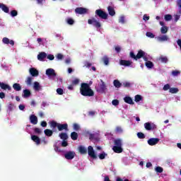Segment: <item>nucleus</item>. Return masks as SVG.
<instances>
[{
    "label": "nucleus",
    "instance_id": "nucleus-1",
    "mask_svg": "<svg viewBox=\"0 0 181 181\" xmlns=\"http://www.w3.org/2000/svg\"><path fill=\"white\" fill-rule=\"evenodd\" d=\"M80 93L83 97H94V90L91 89L88 83H81Z\"/></svg>",
    "mask_w": 181,
    "mask_h": 181
},
{
    "label": "nucleus",
    "instance_id": "nucleus-2",
    "mask_svg": "<svg viewBox=\"0 0 181 181\" xmlns=\"http://www.w3.org/2000/svg\"><path fill=\"white\" fill-rule=\"evenodd\" d=\"M49 124L50 128H52V129H53L54 132L57 131L56 128L58 129V131H64V129L65 131H67V129H69V124H67L66 123L60 124V123H57V122L54 120H52L49 122Z\"/></svg>",
    "mask_w": 181,
    "mask_h": 181
},
{
    "label": "nucleus",
    "instance_id": "nucleus-3",
    "mask_svg": "<svg viewBox=\"0 0 181 181\" xmlns=\"http://www.w3.org/2000/svg\"><path fill=\"white\" fill-rule=\"evenodd\" d=\"M129 54L132 59H134L136 61L139 59H142L145 56V52H144L142 49H140L138 51L136 55H135V53H134V52H131Z\"/></svg>",
    "mask_w": 181,
    "mask_h": 181
},
{
    "label": "nucleus",
    "instance_id": "nucleus-4",
    "mask_svg": "<svg viewBox=\"0 0 181 181\" xmlns=\"http://www.w3.org/2000/svg\"><path fill=\"white\" fill-rule=\"evenodd\" d=\"M95 18L97 16L100 18V19H104L105 21L108 19V13H107L105 11H103L102 9H98L95 11Z\"/></svg>",
    "mask_w": 181,
    "mask_h": 181
},
{
    "label": "nucleus",
    "instance_id": "nucleus-5",
    "mask_svg": "<svg viewBox=\"0 0 181 181\" xmlns=\"http://www.w3.org/2000/svg\"><path fill=\"white\" fill-rule=\"evenodd\" d=\"M88 25H93L94 28H96L97 29H99V28H101V23L100 21L95 20V18H92L91 19L88 20Z\"/></svg>",
    "mask_w": 181,
    "mask_h": 181
},
{
    "label": "nucleus",
    "instance_id": "nucleus-6",
    "mask_svg": "<svg viewBox=\"0 0 181 181\" xmlns=\"http://www.w3.org/2000/svg\"><path fill=\"white\" fill-rule=\"evenodd\" d=\"M107 90V86L105 85V83L101 80V84L99 85V86L97 88L98 93H100L101 94H104L105 91Z\"/></svg>",
    "mask_w": 181,
    "mask_h": 181
},
{
    "label": "nucleus",
    "instance_id": "nucleus-7",
    "mask_svg": "<svg viewBox=\"0 0 181 181\" xmlns=\"http://www.w3.org/2000/svg\"><path fill=\"white\" fill-rule=\"evenodd\" d=\"M144 128L146 131H153V129H156V124L152 122H146L144 124Z\"/></svg>",
    "mask_w": 181,
    "mask_h": 181
},
{
    "label": "nucleus",
    "instance_id": "nucleus-8",
    "mask_svg": "<svg viewBox=\"0 0 181 181\" xmlns=\"http://www.w3.org/2000/svg\"><path fill=\"white\" fill-rule=\"evenodd\" d=\"M88 153L90 158H93V159H97V155H95V152L94 151L93 146H89L88 147Z\"/></svg>",
    "mask_w": 181,
    "mask_h": 181
},
{
    "label": "nucleus",
    "instance_id": "nucleus-9",
    "mask_svg": "<svg viewBox=\"0 0 181 181\" xmlns=\"http://www.w3.org/2000/svg\"><path fill=\"white\" fill-rule=\"evenodd\" d=\"M74 156H76V153L74 151H68L64 154L65 159H67L68 160L74 159Z\"/></svg>",
    "mask_w": 181,
    "mask_h": 181
},
{
    "label": "nucleus",
    "instance_id": "nucleus-10",
    "mask_svg": "<svg viewBox=\"0 0 181 181\" xmlns=\"http://www.w3.org/2000/svg\"><path fill=\"white\" fill-rule=\"evenodd\" d=\"M45 74L48 76V77H56L57 76V74H56V71L54 69L49 68L46 70Z\"/></svg>",
    "mask_w": 181,
    "mask_h": 181
},
{
    "label": "nucleus",
    "instance_id": "nucleus-11",
    "mask_svg": "<svg viewBox=\"0 0 181 181\" xmlns=\"http://www.w3.org/2000/svg\"><path fill=\"white\" fill-rule=\"evenodd\" d=\"M88 11V10L87 8L83 7H77L75 9L76 13H78V15H84L87 13Z\"/></svg>",
    "mask_w": 181,
    "mask_h": 181
},
{
    "label": "nucleus",
    "instance_id": "nucleus-12",
    "mask_svg": "<svg viewBox=\"0 0 181 181\" xmlns=\"http://www.w3.org/2000/svg\"><path fill=\"white\" fill-rule=\"evenodd\" d=\"M46 57H47V54L45 52H40L37 56V59L39 62H45Z\"/></svg>",
    "mask_w": 181,
    "mask_h": 181
},
{
    "label": "nucleus",
    "instance_id": "nucleus-13",
    "mask_svg": "<svg viewBox=\"0 0 181 181\" xmlns=\"http://www.w3.org/2000/svg\"><path fill=\"white\" fill-rule=\"evenodd\" d=\"M160 139L158 138H151L148 140V144L150 146H153L159 143Z\"/></svg>",
    "mask_w": 181,
    "mask_h": 181
},
{
    "label": "nucleus",
    "instance_id": "nucleus-14",
    "mask_svg": "<svg viewBox=\"0 0 181 181\" xmlns=\"http://www.w3.org/2000/svg\"><path fill=\"white\" fill-rule=\"evenodd\" d=\"M2 42L4 45H11V46L15 45V41H13V40H9V38L8 37H4L2 39Z\"/></svg>",
    "mask_w": 181,
    "mask_h": 181
},
{
    "label": "nucleus",
    "instance_id": "nucleus-15",
    "mask_svg": "<svg viewBox=\"0 0 181 181\" xmlns=\"http://www.w3.org/2000/svg\"><path fill=\"white\" fill-rule=\"evenodd\" d=\"M119 64L120 66H124V67H129V66H131V64H132V62L125 59H121L119 61Z\"/></svg>",
    "mask_w": 181,
    "mask_h": 181
},
{
    "label": "nucleus",
    "instance_id": "nucleus-16",
    "mask_svg": "<svg viewBox=\"0 0 181 181\" xmlns=\"http://www.w3.org/2000/svg\"><path fill=\"white\" fill-rule=\"evenodd\" d=\"M29 71L33 77H37V76H39V71L35 68H30Z\"/></svg>",
    "mask_w": 181,
    "mask_h": 181
},
{
    "label": "nucleus",
    "instance_id": "nucleus-17",
    "mask_svg": "<svg viewBox=\"0 0 181 181\" xmlns=\"http://www.w3.org/2000/svg\"><path fill=\"white\" fill-rule=\"evenodd\" d=\"M32 95V93L29 90V89H25L23 90L22 97L23 98H29Z\"/></svg>",
    "mask_w": 181,
    "mask_h": 181
},
{
    "label": "nucleus",
    "instance_id": "nucleus-18",
    "mask_svg": "<svg viewBox=\"0 0 181 181\" xmlns=\"http://www.w3.org/2000/svg\"><path fill=\"white\" fill-rule=\"evenodd\" d=\"M0 88L2 90H8V91H11V90H12V88L9 85L2 82H0Z\"/></svg>",
    "mask_w": 181,
    "mask_h": 181
},
{
    "label": "nucleus",
    "instance_id": "nucleus-19",
    "mask_svg": "<svg viewBox=\"0 0 181 181\" xmlns=\"http://www.w3.org/2000/svg\"><path fill=\"white\" fill-rule=\"evenodd\" d=\"M30 121L31 124H33V125H36L37 124V117L35 115H31L30 116Z\"/></svg>",
    "mask_w": 181,
    "mask_h": 181
},
{
    "label": "nucleus",
    "instance_id": "nucleus-20",
    "mask_svg": "<svg viewBox=\"0 0 181 181\" xmlns=\"http://www.w3.org/2000/svg\"><path fill=\"white\" fill-rule=\"evenodd\" d=\"M158 42H168L169 40V37L168 35H161L157 37Z\"/></svg>",
    "mask_w": 181,
    "mask_h": 181
},
{
    "label": "nucleus",
    "instance_id": "nucleus-21",
    "mask_svg": "<svg viewBox=\"0 0 181 181\" xmlns=\"http://www.w3.org/2000/svg\"><path fill=\"white\" fill-rule=\"evenodd\" d=\"M124 103H127V104H130V105H134V100H132V98L129 96H126L124 98Z\"/></svg>",
    "mask_w": 181,
    "mask_h": 181
},
{
    "label": "nucleus",
    "instance_id": "nucleus-22",
    "mask_svg": "<svg viewBox=\"0 0 181 181\" xmlns=\"http://www.w3.org/2000/svg\"><path fill=\"white\" fill-rule=\"evenodd\" d=\"M31 139L33 142H35L36 145H40V138L36 135L31 136Z\"/></svg>",
    "mask_w": 181,
    "mask_h": 181
},
{
    "label": "nucleus",
    "instance_id": "nucleus-23",
    "mask_svg": "<svg viewBox=\"0 0 181 181\" xmlns=\"http://www.w3.org/2000/svg\"><path fill=\"white\" fill-rule=\"evenodd\" d=\"M0 8L3 11V12H5V13H9V8L6 6V5L0 3Z\"/></svg>",
    "mask_w": 181,
    "mask_h": 181
},
{
    "label": "nucleus",
    "instance_id": "nucleus-24",
    "mask_svg": "<svg viewBox=\"0 0 181 181\" xmlns=\"http://www.w3.org/2000/svg\"><path fill=\"white\" fill-rule=\"evenodd\" d=\"M107 12L110 16H115V9H114V7H112L111 6L107 7Z\"/></svg>",
    "mask_w": 181,
    "mask_h": 181
},
{
    "label": "nucleus",
    "instance_id": "nucleus-25",
    "mask_svg": "<svg viewBox=\"0 0 181 181\" xmlns=\"http://www.w3.org/2000/svg\"><path fill=\"white\" fill-rule=\"evenodd\" d=\"M78 151L81 155L87 154V148L86 147H84V146H79Z\"/></svg>",
    "mask_w": 181,
    "mask_h": 181
},
{
    "label": "nucleus",
    "instance_id": "nucleus-26",
    "mask_svg": "<svg viewBox=\"0 0 181 181\" xmlns=\"http://www.w3.org/2000/svg\"><path fill=\"white\" fill-rule=\"evenodd\" d=\"M59 136L60 139H62V141H67V139H69V135H67V133L62 132L59 134Z\"/></svg>",
    "mask_w": 181,
    "mask_h": 181
},
{
    "label": "nucleus",
    "instance_id": "nucleus-27",
    "mask_svg": "<svg viewBox=\"0 0 181 181\" xmlns=\"http://www.w3.org/2000/svg\"><path fill=\"white\" fill-rule=\"evenodd\" d=\"M53 132H54V131H53V129L51 130L49 129H46L44 130V133L46 136H52L53 135Z\"/></svg>",
    "mask_w": 181,
    "mask_h": 181
},
{
    "label": "nucleus",
    "instance_id": "nucleus-28",
    "mask_svg": "<svg viewBox=\"0 0 181 181\" xmlns=\"http://www.w3.org/2000/svg\"><path fill=\"white\" fill-rule=\"evenodd\" d=\"M112 149H113L114 152H115V153H122V147H121V146H114Z\"/></svg>",
    "mask_w": 181,
    "mask_h": 181
},
{
    "label": "nucleus",
    "instance_id": "nucleus-29",
    "mask_svg": "<svg viewBox=\"0 0 181 181\" xmlns=\"http://www.w3.org/2000/svg\"><path fill=\"white\" fill-rule=\"evenodd\" d=\"M78 138V134H77V132H73L71 133V139H72V141H77Z\"/></svg>",
    "mask_w": 181,
    "mask_h": 181
},
{
    "label": "nucleus",
    "instance_id": "nucleus-30",
    "mask_svg": "<svg viewBox=\"0 0 181 181\" xmlns=\"http://www.w3.org/2000/svg\"><path fill=\"white\" fill-rule=\"evenodd\" d=\"M13 88L15 91H21V90H22V86L19 83H13Z\"/></svg>",
    "mask_w": 181,
    "mask_h": 181
},
{
    "label": "nucleus",
    "instance_id": "nucleus-31",
    "mask_svg": "<svg viewBox=\"0 0 181 181\" xmlns=\"http://www.w3.org/2000/svg\"><path fill=\"white\" fill-rule=\"evenodd\" d=\"M115 146H121L122 147V140L121 139H117L114 141Z\"/></svg>",
    "mask_w": 181,
    "mask_h": 181
},
{
    "label": "nucleus",
    "instance_id": "nucleus-32",
    "mask_svg": "<svg viewBox=\"0 0 181 181\" xmlns=\"http://www.w3.org/2000/svg\"><path fill=\"white\" fill-rule=\"evenodd\" d=\"M102 62H103L105 66H108V64H110V58H108L107 56H104L102 58Z\"/></svg>",
    "mask_w": 181,
    "mask_h": 181
},
{
    "label": "nucleus",
    "instance_id": "nucleus-33",
    "mask_svg": "<svg viewBox=\"0 0 181 181\" xmlns=\"http://www.w3.org/2000/svg\"><path fill=\"white\" fill-rule=\"evenodd\" d=\"M113 84L116 88H120V87L122 86V83H121V82H119L118 80H115L113 81Z\"/></svg>",
    "mask_w": 181,
    "mask_h": 181
},
{
    "label": "nucleus",
    "instance_id": "nucleus-34",
    "mask_svg": "<svg viewBox=\"0 0 181 181\" xmlns=\"http://www.w3.org/2000/svg\"><path fill=\"white\" fill-rule=\"evenodd\" d=\"M145 66H146L147 69H152L153 68V62L148 61L145 63Z\"/></svg>",
    "mask_w": 181,
    "mask_h": 181
},
{
    "label": "nucleus",
    "instance_id": "nucleus-35",
    "mask_svg": "<svg viewBox=\"0 0 181 181\" xmlns=\"http://www.w3.org/2000/svg\"><path fill=\"white\" fill-rule=\"evenodd\" d=\"M33 88H34V90H35L36 91H39V90H40V84L39 83V82L35 81L34 83Z\"/></svg>",
    "mask_w": 181,
    "mask_h": 181
},
{
    "label": "nucleus",
    "instance_id": "nucleus-36",
    "mask_svg": "<svg viewBox=\"0 0 181 181\" xmlns=\"http://www.w3.org/2000/svg\"><path fill=\"white\" fill-rule=\"evenodd\" d=\"M158 60L161 62V63H168V57L161 56L158 58Z\"/></svg>",
    "mask_w": 181,
    "mask_h": 181
},
{
    "label": "nucleus",
    "instance_id": "nucleus-37",
    "mask_svg": "<svg viewBox=\"0 0 181 181\" xmlns=\"http://www.w3.org/2000/svg\"><path fill=\"white\" fill-rule=\"evenodd\" d=\"M178 14H176L174 16L175 18V21L177 22V21H179V19H180V15H181V9L180 8L178 11Z\"/></svg>",
    "mask_w": 181,
    "mask_h": 181
},
{
    "label": "nucleus",
    "instance_id": "nucleus-38",
    "mask_svg": "<svg viewBox=\"0 0 181 181\" xmlns=\"http://www.w3.org/2000/svg\"><path fill=\"white\" fill-rule=\"evenodd\" d=\"M169 91L171 94H176V93H179V89L177 88H170Z\"/></svg>",
    "mask_w": 181,
    "mask_h": 181
},
{
    "label": "nucleus",
    "instance_id": "nucleus-39",
    "mask_svg": "<svg viewBox=\"0 0 181 181\" xmlns=\"http://www.w3.org/2000/svg\"><path fill=\"white\" fill-rule=\"evenodd\" d=\"M142 100V96L141 95H136L134 97V101L136 103H139V101Z\"/></svg>",
    "mask_w": 181,
    "mask_h": 181
},
{
    "label": "nucleus",
    "instance_id": "nucleus-40",
    "mask_svg": "<svg viewBox=\"0 0 181 181\" xmlns=\"http://www.w3.org/2000/svg\"><path fill=\"white\" fill-rule=\"evenodd\" d=\"M168 28L166 26H163L160 28V32L162 35H165V33H168Z\"/></svg>",
    "mask_w": 181,
    "mask_h": 181
},
{
    "label": "nucleus",
    "instance_id": "nucleus-41",
    "mask_svg": "<svg viewBox=\"0 0 181 181\" xmlns=\"http://www.w3.org/2000/svg\"><path fill=\"white\" fill-rule=\"evenodd\" d=\"M155 170L157 173H162L163 172V168L160 166L156 167Z\"/></svg>",
    "mask_w": 181,
    "mask_h": 181
},
{
    "label": "nucleus",
    "instance_id": "nucleus-42",
    "mask_svg": "<svg viewBox=\"0 0 181 181\" xmlns=\"http://www.w3.org/2000/svg\"><path fill=\"white\" fill-rule=\"evenodd\" d=\"M137 136L139 139H145V134L142 132H138Z\"/></svg>",
    "mask_w": 181,
    "mask_h": 181
},
{
    "label": "nucleus",
    "instance_id": "nucleus-43",
    "mask_svg": "<svg viewBox=\"0 0 181 181\" xmlns=\"http://www.w3.org/2000/svg\"><path fill=\"white\" fill-rule=\"evenodd\" d=\"M25 83L27 86H32V77L28 76L25 81Z\"/></svg>",
    "mask_w": 181,
    "mask_h": 181
},
{
    "label": "nucleus",
    "instance_id": "nucleus-44",
    "mask_svg": "<svg viewBox=\"0 0 181 181\" xmlns=\"http://www.w3.org/2000/svg\"><path fill=\"white\" fill-rule=\"evenodd\" d=\"M8 111H13V110H15V105H13V103H9L8 105Z\"/></svg>",
    "mask_w": 181,
    "mask_h": 181
},
{
    "label": "nucleus",
    "instance_id": "nucleus-45",
    "mask_svg": "<svg viewBox=\"0 0 181 181\" xmlns=\"http://www.w3.org/2000/svg\"><path fill=\"white\" fill-rule=\"evenodd\" d=\"M105 156H108V154L105 153V152H103L102 153L99 154V158L100 160L105 159Z\"/></svg>",
    "mask_w": 181,
    "mask_h": 181
},
{
    "label": "nucleus",
    "instance_id": "nucleus-46",
    "mask_svg": "<svg viewBox=\"0 0 181 181\" xmlns=\"http://www.w3.org/2000/svg\"><path fill=\"white\" fill-rule=\"evenodd\" d=\"M146 36H147V37H150V39H153V37H155V35L151 32H147L146 33Z\"/></svg>",
    "mask_w": 181,
    "mask_h": 181
},
{
    "label": "nucleus",
    "instance_id": "nucleus-47",
    "mask_svg": "<svg viewBox=\"0 0 181 181\" xmlns=\"http://www.w3.org/2000/svg\"><path fill=\"white\" fill-rule=\"evenodd\" d=\"M73 128H74V131H79L80 130V126L76 123H74L73 124Z\"/></svg>",
    "mask_w": 181,
    "mask_h": 181
},
{
    "label": "nucleus",
    "instance_id": "nucleus-48",
    "mask_svg": "<svg viewBox=\"0 0 181 181\" xmlns=\"http://www.w3.org/2000/svg\"><path fill=\"white\" fill-rule=\"evenodd\" d=\"M115 132L117 134H122V128L121 127H117L115 129Z\"/></svg>",
    "mask_w": 181,
    "mask_h": 181
},
{
    "label": "nucleus",
    "instance_id": "nucleus-49",
    "mask_svg": "<svg viewBox=\"0 0 181 181\" xmlns=\"http://www.w3.org/2000/svg\"><path fill=\"white\" fill-rule=\"evenodd\" d=\"M66 22L68 25H74V20H73V18H67Z\"/></svg>",
    "mask_w": 181,
    "mask_h": 181
},
{
    "label": "nucleus",
    "instance_id": "nucleus-50",
    "mask_svg": "<svg viewBox=\"0 0 181 181\" xmlns=\"http://www.w3.org/2000/svg\"><path fill=\"white\" fill-rule=\"evenodd\" d=\"M165 20L168 22L169 21H172V15L166 14L165 16Z\"/></svg>",
    "mask_w": 181,
    "mask_h": 181
},
{
    "label": "nucleus",
    "instance_id": "nucleus-51",
    "mask_svg": "<svg viewBox=\"0 0 181 181\" xmlns=\"http://www.w3.org/2000/svg\"><path fill=\"white\" fill-rule=\"evenodd\" d=\"M163 90L164 91H168V90H170V85H169L168 83L165 84L163 88Z\"/></svg>",
    "mask_w": 181,
    "mask_h": 181
},
{
    "label": "nucleus",
    "instance_id": "nucleus-52",
    "mask_svg": "<svg viewBox=\"0 0 181 181\" xmlns=\"http://www.w3.org/2000/svg\"><path fill=\"white\" fill-rule=\"evenodd\" d=\"M64 58V55H63L62 54L59 53L57 54V59L58 60H63Z\"/></svg>",
    "mask_w": 181,
    "mask_h": 181
},
{
    "label": "nucleus",
    "instance_id": "nucleus-53",
    "mask_svg": "<svg viewBox=\"0 0 181 181\" xmlns=\"http://www.w3.org/2000/svg\"><path fill=\"white\" fill-rule=\"evenodd\" d=\"M69 146V143H67L66 140H63L61 144V146H62L63 148H66V146Z\"/></svg>",
    "mask_w": 181,
    "mask_h": 181
},
{
    "label": "nucleus",
    "instance_id": "nucleus-54",
    "mask_svg": "<svg viewBox=\"0 0 181 181\" xmlns=\"http://www.w3.org/2000/svg\"><path fill=\"white\" fill-rule=\"evenodd\" d=\"M11 16L15 17L18 16V11L16 10H13L11 11Z\"/></svg>",
    "mask_w": 181,
    "mask_h": 181
},
{
    "label": "nucleus",
    "instance_id": "nucleus-55",
    "mask_svg": "<svg viewBox=\"0 0 181 181\" xmlns=\"http://www.w3.org/2000/svg\"><path fill=\"white\" fill-rule=\"evenodd\" d=\"M179 74H180V72L177 70H175L172 71V75L174 76V77L177 76Z\"/></svg>",
    "mask_w": 181,
    "mask_h": 181
},
{
    "label": "nucleus",
    "instance_id": "nucleus-56",
    "mask_svg": "<svg viewBox=\"0 0 181 181\" xmlns=\"http://www.w3.org/2000/svg\"><path fill=\"white\" fill-rule=\"evenodd\" d=\"M57 94H59V95H63V94H64V90H63L62 88H58L57 89Z\"/></svg>",
    "mask_w": 181,
    "mask_h": 181
},
{
    "label": "nucleus",
    "instance_id": "nucleus-57",
    "mask_svg": "<svg viewBox=\"0 0 181 181\" xmlns=\"http://www.w3.org/2000/svg\"><path fill=\"white\" fill-rule=\"evenodd\" d=\"M123 86L125 88H129L131 87V83L124 82V83H123Z\"/></svg>",
    "mask_w": 181,
    "mask_h": 181
},
{
    "label": "nucleus",
    "instance_id": "nucleus-58",
    "mask_svg": "<svg viewBox=\"0 0 181 181\" xmlns=\"http://www.w3.org/2000/svg\"><path fill=\"white\" fill-rule=\"evenodd\" d=\"M112 105L117 106L119 104V100L115 99L112 101Z\"/></svg>",
    "mask_w": 181,
    "mask_h": 181
},
{
    "label": "nucleus",
    "instance_id": "nucleus-59",
    "mask_svg": "<svg viewBox=\"0 0 181 181\" xmlns=\"http://www.w3.org/2000/svg\"><path fill=\"white\" fill-rule=\"evenodd\" d=\"M79 83H80V80H78V78H76L74 81H72V84L74 86H77Z\"/></svg>",
    "mask_w": 181,
    "mask_h": 181
},
{
    "label": "nucleus",
    "instance_id": "nucleus-60",
    "mask_svg": "<svg viewBox=\"0 0 181 181\" xmlns=\"http://www.w3.org/2000/svg\"><path fill=\"white\" fill-rule=\"evenodd\" d=\"M34 132L35 134H42V130L40 128L35 127L34 129Z\"/></svg>",
    "mask_w": 181,
    "mask_h": 181
},
{
    "label": "nucleus",
    "instance_id": "nucleus-61",
    "mask_svg": "<svg viewBox=\"0 0 181 181\" xmlns=\"http://www.w3.org/2000/svg\"><path fill=\"white\" fill-rule=\"evenodd\" d=\"M89 139H90V141H93V139H97L95 138V134H90L89 135Z\"/></svg>",
    "mask_w": 181,
    "mask_h": 181
},
{
    "label": "nucleus",
    "instance_id": "nucleus-62",
    "mask_svg": "<svg viewBox=\"0 0 181 181\" xmlns=\"http://www.w3.org/2000/svg\"><path fill=\"white\" fill-rule=\"evenodd\" d=\"M47 59H48L49 60H54V55L48 54L47 55Z\"/></svg>",
    "mask_w": 181,
    "mask_h": 181
},
{
    "label": "nucleus",
    "instance_id": "nucleus-63",
    "mask_svg": "<svg viewBox=\"0 0 181 181\" xmlns=\"http://www.w3.org/2000/svg\"><path fill=\"white\" fill-rule=\"evenodd\" d=\"M84 66H85V67L90 68V67H91L92 64H91V63H90L88 62H86Z\"/></svg>",
    "mask_w": 181,
    "mask_h": 181
},
{
    "label": "nucleus",
    "instance_id": "nucleus-64",
    "mask_svg": "<svg viewBox=\"0 0 181 181\" xmlns=\"http://www.w3.org/2000/svg\"><path fill=\"white\" fill-rule=\"evenodd\" d=\"M177 5L179 9H181V0L177 1Z\"/></svg>",
    "mask_w": 181,
    "mask_h": 181
}]
</instances>
